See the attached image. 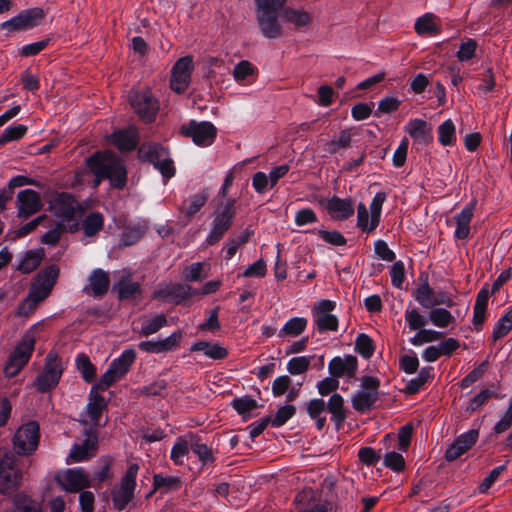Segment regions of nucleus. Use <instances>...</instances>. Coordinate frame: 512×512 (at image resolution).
<instances>
[{"label":"nucleus","mask_w":512,"mask_h":512,"mask_svg":"<svg viewBox=\"0 0 512 512\" xmlns=\"http://www.w3.org/2000/svg\"><path fill=\"white\" fill-rule=\"evenodd\" d=\"M191 351H203L205 355L215 360L227 357L228 351L218 343L211 344L207 341H199L191 346Z\"/></svg>","instance_id":"obj_32"},{"label":"nucleus","mask_w":512,"mask_h":512,"mask_svg":"<svg viewBox=\"0 0 512 512\" xmlns=\"http://www.w3.org/2000/svg\"><path fill=\"white\" fill-rule=\"evenodd\" d=\"M280 16L297 29L307 27L312 22V15L303 9L285 7Z\"/></svg>","instance_id":"obj_27"},{"label":"nucleus","mask_w":512,"mask_h":512,"mask_svg":"<svg viewBox=\"0 0 512 512\" xmlns=\"http://www.w3.org/2000/svg\"><path fill=\"white\" fill-rule=\"evenodd\" d=\"M192 56L179 58L174 64L171 72L170 87L176 93H183L189 87L191 74L193 72Z\"/></svg>","instance_id":"obj_14"},{"label":"nucleus","mask_w":512,"mask_h":512,"mask_svg":"<svg viewBox=\"0 0 512 512\" xmlns=\"http://www.w3.org/2000/svg\"><path fill=\"white\" fill-rule=\"evenodd\" d=\"M207 200H208V195L204 192L194 195L188 201H184L183 205L180 208V212L188 220H191L192 217L198 211H200V209L206 204Z\"/></svg>","instance_id":"obj_33"},{"label":"nucleus","mask_w":512,"mask_h":512,"mask_svg":"<svg viewBox=\"0 0 512 512\" xmlns=\"http://www.w3.org/2000/svg\"><path fill=\"white\" fill-rule=\"evenodd\" d=\"M64 232H68L66 227L56 223V226L53 229L42 235L41 242L46 245L55 246Z\"/></svg>","instance_id":"obj_61"},{"label":"nucleus","mask_w":512,"mask_h":512,"mask_svg":"<svg viewBox=\"0 0 512 512\" xmlns=\"http://www.w3.org/2000/svg\"><path fill=\"white\" fill-rule=\"evenodd\" d=\"M188 452H189L188 441L183 438H179L171 450V460L176 465H181L183 463V457H185L188 454Z\"/></svg>","instance_id":"obj_57"},{"label":"nucleus","mask_w":512,"mask_h":512,"mask_svg":"<svg viewBox=\"0 0 512 512\" xmlns=\"http://www.w3.org/2000/svg\"><path fill=\"white\" fill-rule=\"evenodd\" d=\"M49 212L57 219V223L66 227L70 233L80 230L79 220L85 213L84 206L67 192H55L47 199Z\"/></svg>","instance_id":"obj_2"},{"label":"nucleus","mask_w":512,"mask_h":512,"mask_svg":"<svg viewBox=\"0 0 512 512\" xmlns=\"http://www.w3.org/2000/svg\"><path fill=\"white\" fill-rule=\"evenodd\" d=\"M386 200V194L384 192H378L372 200L370 205L371 210V220H370V230H375L380 221V214L382 205Z\"/></svg>","instance_id":"obj_48"},{"label":"nucleus","mask_w":512,"mask_h":512,"mask_svg":"<svg viewBox=\"0 0 512 512\" xmlns=\"http://www.w3.org/2000/svg\"><path fill=\"white\" fill-rule=\"evenodd\" d=\"M326 407L332 414V420L336 422L337 425H341L346 418L343 397L340 394H333L328 404H326Z\"/></svg>","instance_id":"obj_38"},{"label":"nucleus","mask_w":512,"mask_h":512,"mask_svg":"<svg viewBox=\"0 0 512 512\" xmlns=\"http://www.w3.org/2000/svg\"><path fill=\"white\" fill-rule=\"evenodd\" d=\"M476 201L474 200L469 206L464 208L461 213L456 216L457 228L455 236L458 239H466L470 233V222L474 214Z\"/></svg>","instance_id":"obj_28"},{"label":"nucleus","mask_w":512,"mask_h":512,"mask_svg":"<svg viewBox=\"0 0 512 512\" xmlns=\"http://www.w3.org/2000/svg\"><path fill=\"white\" fill-rule=\"evenodd\" d=\"M432 294H433V291L429 287V285L423 284L422 286H420L417 289L416 299L423 307H426V308H430V307H433V306L439 305V304H446L449 307L452 306V304H453L452 300H448L447 302L446 301H433Z\"/></svg>","instance_id":"obj_43"},{"label":"nucleus","mask_w":512,"mask_h":512,"mask_svg":"<svg viewBox=\"0 0 512 512\" xmlns=\"http://www.w3.org/2000/svg\"><path fill=\"white\" fill-rule=\"evenodd\" d=\"M60 274V269L57 265L52 264L41 269L36 275L30 290L34 296L40 299H46L55 286Z\"/></svg>","instance_id":"obj_13"},{"label":"nucleus","mask_w":512,"mask_h":512,"mask_svg":"<svg viewBox=\"0 0 512 512\" xmlns=\"http://www.w3.org/2000/svg\"><path fill=\"white\" fill-rule=\"evenodd\" d=\"M63 366L60 358L55 352L48 353L42 373H40L34 385L42 393L55 388L62 376Z\"/></svg>","instance_id":"obj_8"},{"label":"nucleus","mask_w":512,"mask_h":512,"mask_svg":"<svg viewBox=\"0 0 512 512\" xmlns=\"http://www.w3.org/2000/svg\"><path fill=\"white\" fill-rule=\"evenodd\" d=\"M179 134L191 138L198 146H210L216 138L217 129L211 122L191 120L180 127Z\"/></svg>","instance_id":"obj_11"},{"label":"nucleus","mask_w":512,"mask_h":512,"mask_svg":"<svg viewBox=\"0 0 512 512\" xmlns=\"http://www.w3.org/2000/svg\"><path fill=\"white\" fill-rule=\"evenodd\" d=\"M354 131L352 128L342 130L337 138L329 141L326 146L330 154H336L340 149H347L351 146Z\"/></svg>","instance_id":"obj_35"},{"label":"nucleus","mask_w":512,"mask_h":512,"mask_svg":"<svg viewBox=\"0 0 512 512\" xmlns=\"http://www.w3.org/2000/svg\"><path fill=\"white\" fill-rule=\"evenodd\" d=\"M135 113L146 123L155 120L159 111V102L148 88L133 91L129 97Z\"/></svg>","instance_id":"obj_7"},{"label":"nucleus","mask_w":512,"mask_h":512,"mask_svg":"<svg viewBox=\"0 0 512 512\" xmlns=\"http://www.w3.org/2000/svg\"><path fill=\"white\" fill-rule=\"evenodd\" d=\"M355 350L364 358H370L374 353L373 340L366 334H360L355 342Z\"/></svg>","instance_id":"obj_54"},{"label":"nucleus","mask_w":512,"mask_h":512,"mask_svg":"<svg viewBox=\"0 0 512 512\" xmlns=\"http://www.w3.org/2000/svg\"><path fill=\"white\" fill-rule=\"evenodd\" d=\"M236 213L235 200L230 199L215 212L212 229L206 239L209 245L218 243L232 225V219Z\"/></svg>","instance_id":"obj_12"},{"label":"nucleus","mask_w":512,"mask_h":512,"mask_svg":"<svg viewBox=\"0 0 512 512\" xmlns=\"http://www.w3.org/2000/svg\"><path fill=\"white\" fill-rule=\"evenodd\" d=\"M115 288L118 289L119 299H132L141 293L140 284L138 282H133L129 277H125L121 279Z\"/></svg>","instance_id":"obj_39"},{"label":"nucleus","mask_w":512,"mask_h":512,"mask_svg":"<svg viewBox=\"0 0 512 512\" xmlns=\"http://www.w3.org/2000/svg\"><path fill=\"white\" fill-rule=\"evenodd\" d=\"M43 18V9L36 7L22 11L12 19L3 22L1 27L3 29H7L10 32L26 30L38 25Z\"/></svg>","instance_id":"obj_15"},{"label":"nucleus","mask_w":512,"mask_h":512,"mask_svg":"<svg viewBox=\"0 0 512 512\" xmlns=\"http://www.w3.org/2000/svg\"><path fill=\"white\" fill-rule=\"evenodd\" d=\"M487 361L482 362L476 368H474L466 377H464L460 383L462 388H468L471 384L480 379L487 369Z\"/></svg>","instance_id":"obj_63"},{"label":"nucleus","mask_w":512,"mask_h":512,"mask_svg":"<svg viewBox=\"0 0 512 512\" xmlns=\"http://www.w3.org/2000/svg\"><path fill=\"white\" fill-rule=\"evenodd\" d=\"M488 298V290L486 288L481 289L477 295L474 306L473 324L475 326H481L485 320V312L487 309Z\"/></svg>","instance_id":"obj_37"},{"label":"nucleus","mask_w":512,"mask_h":512,"mask_svg":"<svg viewBox=\"0 0 512 512\" xmlns=\"http://www.w3.org/2000/svg\"><path fill=\"white\" fill-rule=\"evenodd\" d=\"M311 364V357L300 356L290 359L287 364V370L291 375H299L305 373Z\"/></svg>","instance_id":"obj_52"},{"label":"nucleus","mask_w":512,"mask_h":512,"mask_svg":"<svg viewBox=\"0 0 512 512\" xmlns=\"http://www.w3.org/2000/svg\"><path fill=\"white\" fill-rule=\"evenodd\" d=\"M232 406L240 415H244L256 409L258 407V403L256 400L250 398L249 396H244L235 398L232 401Z\"/></svg>","instance_id":"obj_58"},{"label":"nucleus","mask_w":512,"mask_h":512,"mask_svg":"<svg viewBox=\"0 0 512 512\" xmlns=\"http://www.w3.org/2000/svg\"><path fill=\"white\" fill-rule=\"evenodd\" d=\"M430 370V367L423 368L415 379H412L407 383L404 392L408 395L417 393L430 378Z\"/></svg>","instance_id":"obj_49"},{"label":"nucleus","mask_w":512,"mask_h":512,"mask_svg":"<svg viewBox=\"0 0 512 512\" xmlns=\"http://www.w3.org/2000/svg\"><path fill=\"white\" fill-rule=\"evenodd\" d=\"M407 132L409 135L419 141L427 142L431 138V129L426 121L414 119L408 123Z\"/></svg>","instance_id":"obj_34"},{"label":"nucleus","mask_w":512,"mask_h":512,"mask_svg":"<svg viewBox=\"0 0 512 512\" xmlns=\"http://www.w3.org/2000/svg\"><path fill=\"white\" fill-rule=\"evenodd\" d=\"M334 308L335 303L330 300H322L314 307L315 323L320 332L337 330L338 319L330 314Z\"/></svg>","instance_id":"obj_19"},{"label":"nucleus","mask_w":512,"mask_h":512,"mask_svg":"<svg viewBox=\"0 0 512 512\" xmlns=\"http://www.w3.org/2000/svg\"><path fill=\"white\" fill-rule=\"evenodd\" d=\"M87 166L95 176V186L108 179L112 187L122 189L127 182V170L112 152H97L87 159Z\"/></svg>","instance_id":"obj_1"},{"label":"nucleus","mask_w":512,"mask_h":512,"mask_svg":"<svg viewBox=\"0 0 512 512\" xmlns=\"http://www.w3.org/2000/svg\"><path fill=\"white\" fill-rule=\"evenodd\" d=\"M430 321L439 328H446L455 321L452 314L444 308L432 309L429 313Z\"/></svg>","instance_id":"obj_46"},{"label":"nucleus","mask_w":512,"mask_h":512,"mask_svg":"<svg viewBox=\"0 0 512 512\" xmlns=\"http://www.w3.org/2000/svg\"><path fill=\"white\" fill-rule=\"evenodd\" d=\"M40 440V427L38 422L29 421L20 426L13 437V448L17 455H32Z\"/></svg>","instance_id":"obj_5"},{"label":"nucleus","mask_w":512,"mask_h":512,"mask_svg":"<svg viewBox=\"0 0 512 512\" xmlns=\"http://www.w3.org/2000/svg\"><path fill=\"white\" fill-rule=\"evenodd\" d=\"M98 391V389L92 387L87 405L88 416L94 424H98L99 418L107 405L104 397L99 395Z\"/></svg>","instance_id":"obj_29"},{"label":"nucleus","mask_w":512,"mask_h":512,"mask_svg":"<svg viewBox=\"0 0 512 512\" xmlns=\"http://www.w3.org/2000/svg\"><path fill=\"white\" fill-rule=\"evenodd\" d=\"M138 470L139 466L137 464H131L122 477L120 484L112 490L113 506L118 511L124 510L133 499Z\"/></svg>","instance_id":"obj_9"},{"label":"nucleus","mask_w":512,"mask_h":512,"mask_svg":"<svg viewBox=\"0 0 512 512\" xmlns=\"http://www.w3.org/2000/svg\"><path fill=\"white\" fill-rule=\"evenodd\" d=\"M438 132L439 141L442 145L448 146L455 142V125L450 119L439 126Z\"/></svg>","instance_id":"obj_51"},{"label":"nucleus","mask_w":512,"mask_h":512,"mask_svg":"<svg viewBox=\"0 0 512 512\" xmlns=\"http://www.w3.org/2000/svg\"><path fill=\"white\" fill-rule=\"evenodd\" d=\"M13 502L12 512H43L41 504L25 494H17Z\"/></svg>","instance_id":"obj_36"},{"label":"nucleus","mask_w":512,"mask_h":512,"mask_svg":"<svg viewBox=\"0 0 512 512\" xmlns=\"http://www.w3.org/2000/svg\"><path fill=\"white\" fill-rule=\"evenodd\" d=\"M104 227V216L99 212L89 213L80 225L86 237L96 236Z\"/></svg>","instance_id":"obj_30"},{"label":"nucleus","mask_w":512,"mask_h":512,"mask_svg":"<svg viewBox=\"0 0 512 512\" xmlns=\"http://www.w3.org/2000/svg\"><path fill=\"white\" fill-rule=\"evenodd\" d=\"M477 48V42L474 39H468L463 42L460 46L459 51L457 52V57L460 61H468L472 59L475 55V51Z\"/></svg>","instance_id":"obj_64"},{"label":"nucleus","mask_w":512,"mask_h":512,"mask_svg":"<svg viewBox=\"0 0 512 512\" xmlns=\"http://www.w3.org/2000/svg\"><path fill=\"white\" fill-rule=\"evenodd\" d=\"M121 378L122 376L110 365L109 369L101 376L99 382L93 387L100 391H104Z\"/></svg>","instance_id":"obj_60"},{"label":"nucleus","mask_w":512,"mask_h":512,"mask_svg":"<svg viewBox=\"0 0 512 512\" xmlns=\"http://www.w3.org/2000/svg\"><path fill=\"white\" fill-rule=\"evenodd\" d=\"M307 319L302 317H295L286 322L279 332L280 337H297L301 335L307 327Z\"/></svg>","instance_id":"obj_40"},{"label":"nucleus","mask_w":512,"mask_h":512,"mask_svg":"<svg viewBox=\"0 0 512 512\" xmlns=\"http://www.w3.org/2000/svg\"><path fill=\"white\" fill-rule=\"evenodd\" d=\"M18 216L28 218L42 209V202L38 192L32 189L20 191L17 195Z\"/></svg>","instance_id":"obj_20"},{"label":"nucleus","mask_w":512,"mask_h":512,"mask_svg":"<svg viewBox=\"0 0 512 512\" xmlns=\"http://www.w3.org/2000/svg\"><path fill=\"white\" fill-rule=\"evenodd\" d=\"M61 488L70 493L80 492L90 487L91 482L83 469H68L62 477L57 478Z\"/></svg>","instance_id":"obj_17"},{"label":"nucleus","mask_w":512,"mask_h":512,"mask_svg":"<svg viewBox=\"0 0 512 512\" xmlns=\"http://www.w3.org/2000/svg\"><path fill=\"white\" fill-rule=\"evenodd\" d=\"M35 342L36 327H32L24 333L21 340L10 355L9 361L4 368V373L7 377H15L28 363L32 352L34 351Z\"/></svg>","instance_id":"obj_4"},{"label":"nucleus","mask_w":512,"mask_h":512,"mask_svg":"<svg viewBox=\"0 0 512 512\" xmlns=\"http://www.w3.org/2000/svg\"><path fill=\"white\" fill-rule=\"evenodd\" d=\"M327 210L334 219L344 220L354 214V202L334 196L328 201Z\"/></svg>","instance_id":"obj_25"},{"label":"nucleus","mask_w":512,"mask_h":512,"mask_svg":"<svg viewBox=\"0 0 512 512\" xmlns=\"http://www.w3.org/2000/svg\"><path fill=\"white\" fill-rule=\"evenodd\" d=\"M478 437L479 431L476 429H472L459 435L446 449L445 459L449 462L455 461L474 446L478 440Z\"/></svg>","instance_id":"obj_18"},{"label":"nucleus","mask_w":512,"mask_h":512,"mask_svg":"<svg viewBox=\"0 0 512 512\" xmlns=\"http://www.w3.org/2000/svg\"><path fill=\"white\" fill-rule=\"evenodd\" d=\"M112 143L120 150L131 151L136 148L139 137L136 128H129L114 132L111 136Z\"/></svg>","instance_id":"obj_26"},{"label":"nucleus","mask_w":512,"mask_h":512,"mask_svg":"<svg viewBox=\"0 0 512 512\" xmlns=\"http://www.w3.org/2000/svg\"><path fill=\"white\" fill-rule=\"evenodd\" d=\"M77 369L80 371L83 379L91 383L96 378V368L85 354H80L76 360Z\"/></svg>","instance_id":"obj_44"},{"label":"nucleus","mask_w":512,"mask_h":512,"mask_svg":"<svg viewBox=\"0 0 512 512\" xmlns=\"http://www.w3.org/2000/svg\"><path fill=\"white\" fill-rule=\"evenodd\" d=\"M181 340L182 332L177 331L160 341H143L139 344V348L148 353L168 352L175 349L180 344Z\"/></svg>","instance_id":"obj_22"},{"label":"nucleus","mask_w":512,"mask_h":512,"mask_svg":"<svg viewBox=\"0 0 512 512\" xmlns=\"http://www.w3.org/2000/svg\"><path fill=\"white\" fill-rule=\"evenodd\" d=\"M135 358V351L133 349H128L125 350L119 358L115 359L111 363V366L123 377L129 371L131 365L135 361Z\"/></svg>","instance_id":"obj_42"},{"label":"nucleus","mask_w":512,"mask_h":512,"mask_svg":"<svg viewBox=\"0 0 512 512\" xmlns=\"http://www.w3.org/2000/svg\"><path fill=\"white\" fill-rule=\"evenodd\" d=\"M27 132L25 125L19 124L13 127L5 129L3 134L0 136V145H3L10 141L21 139Z\"/></svg>","instance_id":"obj_56"},{"label":"nucleus","mask_w":512,"mask_h":512,"mask_svg":"<svg viewBox=\"0 0 512 512\" xmlns=\"http://www.w3.org/2000/svg\"><path fill=\"white\" fill-rule=\"evenodd\" d=\"M415 30L418 34H437L439 28L437 27L434 16L432 14H425L420 17L415 23Z\"/></svg>","instance_id":"obj_47"},{"label":"nucleus","mask_w":512,"mask_h":512,"mask_svg":"<svg viewBox=\"0 0 512 512\" xmlns=\"http://www.w3.org/2000/svg\"><path fill=\"white\" fill-rule=\"evenodd\" d=\"M380 382L372 376L361 378V390L352 398L353 408L360 413L369 411L378 399Z\"/></svg>","instance_id":"obj_10"},{"label":"nucleus","mask_w":512,"mask_h":512,"mask_svg":"<svg viewBox=\"0 0 512 512\" xmlns=\"http://www.w3.org/2000/svg\"><path fill=\"white\" fill-rule=\"evenodd\" d=\"M42 301L43 299L34 296L33 293L29 291L27 297L19 304L17 309V315L28 317L35 311L38 304L41 303Z\"/></svg>","instance_id":"obj_50"},{"label":"nucleus","mask_w":512,"mask_h":512,"mask_svg":"<svg viewBox=\"0 0 512 512\" xmlns=\"http://www.w3.org/2000/svg\"><path fill=\"white\" fill-rule=\"evenodd\" d=\"M443 337V333L428 330V329H420V331L411 339V342L415 346L422 345L424 343L433 342L440 340Z\"/></svg>","instance_id":"obj_55"},{"label":"nucleus","mask_w":512,"mask_h":512,"mask_svg":"<svg viewBox=\"0 0 512 512\" xmlns=\"http://www.w3.org/2000/svg\"><path fill=\"white\" fill-rule=\"evenodd\" d=\"M16 456L6 451L0 459V494H11L22 482V472L16 467Z\"/></svg>","instance_id":"obj_6"},{"label":"nucleus","mask_w":512,"mask_h":512,"mask_svg":"<svg viewBox=\"0 0 512 512\" xmlns=\"http://www.w3.org/2000/svg\"><path fill=\"white\" fill-rule=\"evenodd\" d=\"M167 325V318L164 314H159L151 319L144 320L142 328L139 332L141 336L147 337L158 332L162 327Z\"/></svg>","instance_id":"obj_45"},{"label":"nucleus","mask_w":512,"mask_h":512,"mask_svg":"<svg viewBox=\"0 0 512 512\" xmlns=\"http://www.w3.org/2000/svg\"><path fill=\"white\" fill-rule=\"evenodd\" d=\"M357 370V359L355 356L347 355L344 358L335 357L329 363V372L333 377H353Z\"/></svg>","instance_id":"obj_24"},{"label":"nucleus","mask_w":512,"mask_h":512,"mask_svg":"<svg viewBox=\"0 0 512 512\" xmlns=\"http://www.w3.org/2000/svg\"><path fill=\"white\" fill-rule=\"evenodd\" d=\"M296 412V408L293 405H286L278 409L275 417L271 419L273 426L279 427L285 424Z\"/></svg>","instance_id":"obj_62"},{"label":"nucleus","mask_w":512,"mask_h":512,"mask_svg":"<svg viewBox=\"0 0 512 512\" xmlns=\"http://www.w3.org/2000/svg\"><path fill=\"white\" fill-rule=\"evenodd\" d=\"M180 485L181 481L176 476L164 477L160 474H155L153 477L154 490L164 488L165 491H168L171 489H178L180 488Z\"/></svg>","instance_id":"obj_53"},{"label":"nucleus","mask_w":512,"mask_h":512,"mask_svg":"<svg viewBox=\"0 0 512 512\" xmlns=\"http://www.w3.org/2000/svg\"><path fill=\"white\" fill-rule=\"evenodd\" d=\"M138 154L142 160L153 163L154 166L168 156L166 149L158 144H143L140 146Z\"/></svg>","instance_id":"obj_31"},{"label":"nucleus","mask_w":512,"mask_h":512,"mask_svg":"<svg viewBox=\"0 0 512 512\" xmlns=\"http://www.w3.org/2000/svg\"><path fill=\"white\" fill-rule=\"evenodd\" d=\"M97 436L89 433L82 444H76L71 449L67 462H82L93 457L97 451Z\"/></svg>","instance_id":"obj_21"},{"label":"nucleus","mask_w":512,"mask_h":512,"mask_svg":"<svg viewBox=\"0 0 512 512\" xmlns=\"http://www.w3.org/2000/svg\"><path fill=\"white\" fill-rule=\"evenodd\" d=\"M384 465L395 472H401L405 469V460L400 453L391 451L385 454Z\"/></svg>","instance_id":"obj_59"},{"label":"nucleus","mask_w":512,"mask_h":512,"mask_svg":"<svg viewBox=\"0 0 512 512\" xmlns=\"http://www.w3.org/2000/svg\"><path fill=\"white\" fill-rule=\"evenodd\" d=\"M196 294L197 292L189 285L171 283L157 289L153 293V298L180 304Z\"/></svg>","instance_id":"obj_16"},{"label":"nucleus","mask_w":512,"mask_h":512,"mask_svg":"<svg viewBox=\"0 0 512 512\" xmlns=\"http://www.w3.org/2000/svg\"><path fill=\"white\" fill-rule=\"evenodd\" d=\"M89 285L84 288V292L94 297H101L108 292L110 278L108 272L102 269H95L89 276Z\"/></svg>","instance_id":"obj_23"},{"label":"nucleus","mask_w":512,"mask_h":512,"mask_svg":"<svg viewBox=\"0 0 512 512\" xmlns=\"http://www.w3.org/2000/svg\"><path fill=\"white\" fill-rule=\"evenodd\" d=\"M286 3L287 0H255L257 23L265 38L278 39L283 36L279 18Z\"/></svg>","instance_id":"obj_3"},{"label":"nucleus","mask_w":512,"mask_h":512,"mask_svg":"<svg viewBox=\"0 0 512 512\" xmlns=\"http://www.w3.org/2000/svg\"><path fill=\"white\" fill-rule=\"evenodd\" d=\"M44 257L43 249L37 251H28L18 266V270L23 273H30L34 271L41 263Z\"/></svg>","instance_id":"obj_41"}]
</instances>
